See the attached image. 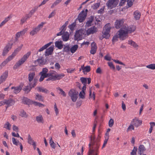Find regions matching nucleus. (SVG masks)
Masks as SVG:
<instances>
[{
    "mask_svg": "<svg viewBox=\"0 0 155 155\" xmlns=\"http://www.w3.org/2000/svg\"><path fill=\"white\" fill-rule=\"evenodd\" d=\"M35 75V72H30L28 75V79L29 81V85L32 87H34L36 85L37 80L34 78Z\"/></svg>",
    "mask_w": 155,
    "mask_h": 155,
    "instance_id": "3",
    "label": "nucleus"
},
{
    "mask_svg": "<svg viewBox=\"0 0 155 155\" xmlns=\"http://www.w3.org/2000/svg\"><path fill=\"white\" fill-rule=\"evenodd\" d=\"M97 46L96 44L94 42H93L91 44V49L90 51V53L92 54H94L97 51Z\"/></svg>",
    "mask_w": 155,
    "mask_h": 155,
    "instance_id": "18",
    "label": "nucleus"
},
{
    "mask_svg": "<svg viewBox=\"0 0 155 155\" xmlns=\"http://www.w3.org/2000/svg\"><path fill=\"white\" fill-rule=\"evenodd\" d=\"M97 31V28L95 26H93L88 29L86 31L87 35H88L91 34H94Z\"/></svg>",
    "mask_w": 155,
    "mask_h": 155,
    "instance_id": "16",
    "label": "nucleus"
},
{
    "mask_svg": "<svg viewBox=\"0 0 155 155\" xmlns=\"http://www.w3.org/2000/svg\"><path fill=\"white\" fill-rule=\"evenodd\" d=\"M64 76V74L63 73L58 74L56 73V74L53 77L54 81L59 80L62 78Z\"/></svg>",
    "mask_w": 155,
    "mask_h": 155,
    "instance_id": "20",
    "label": "nucleus"
},
{
    "mask_svg": "<svg viewBox=\"0 0 155 155\" xmlns=\"http://www.w3.org/2000/svg\"><path fill=\"white\" fill-rule=\"evenodd\" d=\"M134 0H127V5L128 7H131L133 5V3Z\"/></svg>",
    "mask_w": 155,
    "mask_h": 155,
    "instance_id": "49",
    "label": "nucleus"
},
{
    "mask_svg": "<svg viewBox=\"0 0 155 155\" xmlns=\"http://www.w3.org/2000/svg\"><path fill=\"white\" fill-rule=\"evenodd\" d=\"M66 27V25H62V26L61 28V31L56 34L57 36L61 35H62L64 33L65 31V28Z\"/></svg>",
    "mask_w": 155,
    "mask_h": 155,
    "instance_id": "28",
    "label": "nucleus"
},
{
    "mask_svg": "<svg viewBox=\"0 0 155 155\" xmlns=\"http://www.w3.org/2000/svg\"><path fill=\"white\" fill-rule=\"evenodd\" d=\"M114 123V120L112 119H110L108 122L109 126L111 127L113 125Z\"/></svg>",
    "mask_w": 155,
    "mask_h": 155,
    "instance_id": "63",
    "label": "nucleus"
},
{
    "mask_svg": "<svg viewBox=\"0 0 155 155\" xmlns=\"http://www.w3.org/2000/svg\"><path fill=\"white\" fill-rule=\"evenodd\" d=\"M78 47V45H74L70 49V50L71 53H73L77 50Z\"/></svg>",
    "mask_w": 155,
    "mask_h": 155,
    "instance_id": "38",
    "label": "nucleus"
},
{
    "mask_svg": "<svg viewBox=\"0 0 155 155\" xmlns=\"http://www.w3.org/2000/svg\"><path fill=\"white\" fill-rule=\"evenodd\" d=\"M5 104L8 106H11L13 104L15 101L12 99H9V100H5Z\"/></svg>",
    "mask_w": 155,
    "mask_h": 155,
    "instance_id": "27",
    "label": "nucleus"
},
{
    "mask_svg": "<svg viewBox=\"0 0 155 155\" xmlns=\"http://www.w3.org/2000/svg\"><path fill=\"white\" fill-rule=\"evenodd\" d=\"M36 120L38 123H44V119L42 115H39L36 117Z\"/></svg>",
    "mask_w": 155,
    "mask_h": 155,
    "instance_id": "26",
    "label": "nucleus"
},
{
    "mask_svg": "<svg viewBox=\"0 0 155 155\" xmlns=\"http://www.w3.org/2000/svg\"><path fill=\"white\" fill-rule=\"evenodd\" d=\"M52 43L51 42H50L45 45L44 46L42 47L38 51H43L44 50L46 49L48 47H49V46L51 45V44Z\"/></svg>",
    "mask_w": 155,
    "mask_h": 155,
    "instance_id": "32",
    "label": "nucleus"
},
{
    "mask_svg": "<svg viewBox=\"0 0 155 155\" xmlns=\"http://www.w3.org/2000/svg\"><path fill=\"white\" fill-rule=\"evenodd\" d=\"M69 35L68 32H64L62 36L63 41H67L69 39Z\"/></svg>",
    "mask_w": 155,
    "mask_h": 155,
    "instance_id": "23",
    "label": "nucleus"
},
{
    "mask_svg": "<svg viewBox=\"0 0 155 155\" xmlns=\"http://www.w3.org/2000/svg\"><path fill=\"white\" fill-rule=\"evenodd\" d=\"M142 121L137 119H135L133 120L131 124L136 127H137L142 124Z\"/></svg>",
    "mask_w": 155,
    "mask_h": 155,
    "instance_id": "17",
    "label": "nucleus"
},
{
    "mask_svg": "<svg viewBox=\"0 0 155 155\" xmlns=\"http://www.w3.org/2000/svg\"><path fill=\"white\" fill-rule=\"evenodd\" d=\"M13 58L11 56H9L6 59V60L4 61L2 64V65L4 66L5 65H6L7 63L9 61H11L12 59Z\"/></svg>",
    "mask_w": 155,
    "mask_h": 155,
    "instance_id": "35",
    "label": "nucleus"
},
{
    "mask_svg": "<svg viewBox=\"0 0 155 155\" xmlns=\"http://www.w3.org/2000/svg\"><path fill=\"white\" fill-rule=\"evenodd\" d=\"M124 20L123 19L117 20L115 23V27L117 29H119L123 25Z\"/></svg>",
    "mask_w": 155,
    "mask_h": 155,
    "instance_id": "14",
    "label": "nucleus"
},
{
    "mask_svg": "<svg viewBox=\"0 0 155 155\" xmlns=\"http://www.w3.org/2000/svg\"><path fill=\"white\" fill-rule=\"evenodd\" d=\"M81 69L83 71V72L84 73L85 72H88L90 71V67L89 66H87L84 67V65L81 66Z\"/></svg>",
    "mask_w": 155,
    "mask_h": 155,
    "instance_id": "29",
    "label": "nucleus"
},
{
    "mask_svg": "<svg viewBox=\"0 0 155 155\" xmlns=\"http://www.w3.org/2000/svg\"><path fill=\"white\" fill-rule=\"evenodd\" d=\"M131 130H134V125H133L132 124H130L128 127V128H127V132H128L130 131Z\"/></svg>",
    "mask_w": 155,
    "mask_h": 155,
    "instance_id": "62",
    "label": "nucleus"
},
{
    "mask_svg": "<svg viewBox=\"0 0 155 155\" xmlns=\"http://www.w3.org/2000/svg\"><path fill=\"white\" fill-rule=\"evenodd\" d=\"M49 143L51 147L55 149V144L52 140V138L51 137V138L50 140Z\"/></svg>",
    "mask_w": 155,
    "mask_h": 155,
    "instance_id": "44",
    "label": "nucleus"
},
{
    "mask_svg": "<svg viewBox=\"0 0 155 155\" xmlns=\"http://www.w3.org/2000/svg\"><path fill=\"white\" fill-rule=\"evenodd\" d=\"M12 18V16L10 15L7 17L5 18L4 20L2 22L5 24L8 21L10 18Z\"/></svg>",
    "mask_w": 155,
    "mask_h": 155,
    "instance_id": "59",
    "label": "nucleus"
},
{
    "mask_svg": "<svg viewBox=\"0 0 155 155\" xmlns=\"http://www.w3.org/2000/svg\"><path fill=\"white\" fill-rule=\"evenodd\" d=\"M100 5V3H95L91 6V8L93 9H96L99 7Z\"/></svg>",
    "mask_w": 155,
    "mask_h": 155,
    "instance_id": "46",
    "label": "nucleus"
},
{
    "mask_svg": "<svg viewBox=\"0 0 155 155\" xmlns=\"http://www.w3.org/2000/svg\"><path fill=\"white\" fill-rule=\"evenodd\" d=\"M45 23L42 22L40 24H39L37 27L34 28L30 32V34L32 36H33L36 34L43 27Z\"/></svg>",
    "mask_w": 155,
    "mask_h": 155,
    "instance_id": "9",
    "label": "nucleus"
},
{
    "mask_svg": "<svg viewBox=\"0 0 155 155\" xmlns=\"http://www.w3.org/2000/svg\"><path fill=\"white\" fill-rule=\"evenodd\" d=\"M118 38H119L118 36L117 33L116 35H114L113 37L112 40L113 43H114L115 42L117 41L118 40Z\"/></svg>",
    "mask_w": 155,
    "mask_h": 155,
    "instance_id": "50",
    "label": "nucleus"
},
{
    "mask_svg": "<svg viewBox=\"0 0 155 155\" xmlns=\"http://www.w3.org/2000/svg\"><path fill=\"white\" fill-rule=\"evenodd\" d=\"M85 94V93L84 91H81L80 92L79 94L80 97L82 99H84L85 97L84 96Z\"/></svg>",
    "mask_w": 155,
    "mask_h": 155,
    "instance_id": "52",
    "label": "nucleus"
},
{
    "mask_svg": "<svg viewBox=\"0 0 155 155\" xmlns=\"http://www.w3.org/2000/svg\"><path fill=\"white\" fill-rule=\"evenodd\" d=\"M38 7H35L33 9L30 11L29 13L31 15H32L34 14L35 12L38 9Z\"/></svg>",
    "mask_w": 155,
    "mask_h": 155,
    "instance_id": "56",
    "label": "nucleus"
},
{
    "mask_svg": "<svg viewBox=\"0 0 155 155\" xmlns=\"http://www.w3.org/2000/svg\"><path fill=\"white\" fill-rule=\"evenodd\" d=\"M104 31L102 32L103 34H104V36L102 38H105L108 39L110 36L109 33L111 29V25L109 23L106 24L104 26Z\"/></svg>",
    "mask_w": 155,
    "mask_h": 155,
    "instance_id": "4",
    "label": "nucleus"
},
{
    "mask_svg": "<svg viewBox=\"0 0 155 155\" xmlns=\"http://www.w3.org/2000/svg\"><path fill=\"white\" fill-rule=\"evenodd\" d=\"M20 115L22 117L25 118H27L28 116L26 112L23 110H22L21 111Z\"/></svg>",
    "mask_w": 155,
    "mask_h": 155,
    "instance_id": "39",
    "label": "nucleus"
},
{
    "mask_svg": "<svg viewBox=\"0 0 155 155\" xmlns=\"http://www.w3.org/2000/svg\"><path fill=\"white\" fill-rule=\"evenodd\" d=\"M70 48L68 46H65L63 49V51L66 52H68L70 51Z\"/></svg>",
    "mask_w": 155,
    "mask_h": 155,
    "instance_id": "57",
    "label": "nucleus"
},
{
    "mask_svg": "<svg viewBox=\"0 0 155 155\" xmlns=\"http://www.w3.org/2000/svg\"><path fill=\"white\" fill-rule=\"evenodd\" d=\"M8 72L5 71L3 73L0 77V84L3 82L5 81L8 76Z\"/></svg>",
    "mask_w": 155,
    "mask_h": 155,
    "instance_id": "15",
    "label": "nucleus"
},
{
    "mask_svg": "<svg viewBox=\"0 0 155 155\" xmlns=\"http://www.w3.org/2000/svg\"><path fill=\"white\" fill-rule=\"evenodd\" d=\"M108 66L110 67V68L112 69L113 70L115 69V67L113 65V63L111 62H109L108 63Z\"/></svg>",
    "mask_w": 155,
    "mask_h": 155,
    "instance_id": "64",
    "label": "nucleus"
},
{
    "mask_svg": "<svg viewBox=\"0 0 155 155\" xmlns=\"http://www.w3.org/2000/svg\"><path fill=\"white\" fill-rule=\"evenodd\" d=\"M118 3V0H109L106 5L108 9H111L115 8Z\"/></svg>",
    "mask_w": 155,
    "mask_h": 155,
    "instance_id": "6",
    "label": "nucleus"
},
{
    "mask_svg": "<svg viewBox=\"0 0 155 155\" xmlns=\"http://www.w3.org/2000/svg\"><path fill=\"white\" fill-rule=\"evenodd\" d=\"M29 85L25 86L23 88L24 91L27 93H29L31 89L33 87L30 86Z\"/></svg>",
    "mask_w": 155,
    "mask_h": 155,
    "instance_id": "34",
    "label": "nucleus"
},
{
    "mask_svg": "<svg viewBox=\"0 0 155 155\" xmlns=\"http://www.w3.org/2000/svg\"><path fill=\"white\" fill-rule=\"evenodd\" d=\"M36 89L38 91L42 92L43 93H47L48 91L45 88H44L43 87H37Z\"/></svg>",
    "mask_w": 155,
    "mask_h": 155,
    "instance_id": "31",
    "label": "nucleus"
},
{
    "mask_svg": "<svg viewBox=\"0 0 155 155\" xmlns=\"http://www.w3.org/2000/svg\"><path fill=\"white\" fill-rule=\"evenodd\" d=\"M84 33V32L83 30H79L77 31L74 35V40L77 41L81 40Z\"/></svg>",
    "mask_w": 155,
    "mask_h": 155,
    "instance_id": "10",
    "label": "nucleus"
},
{
    "mask_svg": "<svg viewBox=\"0 0 155 155\" xmlns=\"http://www.w3.org/2000/svg\"><path fill=\"white\" fill-rule=\"evenodd\" d=\"M87 15V12L82 11L79 14L77 19L80 22H83L85 19Z\"/></svg>",
    "mask_w": 155,
    "mask_h": 155,
    "instance_id": "11",
    "label": "nucleus"
},
{
    "mask_svg": "<svg viewBox=\"0 0 155 155\" xmlns=\"http://www.w3.org/2000/svg\"><path fill=\"white\" fill-rule=\"evenodd\" d=\"M117 34L118 36V38L121 40H124L127 35V33L124 29H122V27L120 30L118 31Z\"/></svg>",
    "mask_w": 155,
    "mask_h": 155,
    "instance_id": "7",
    "label": "nucleus"
},
{
    "mask_svg": "<svg viewBox=\"0 0 155 155\" xmlns=\"http://www.w3.org/2000/svg\"><path fill=\"white\" fill-rule=\"evenodd\" d=\"M40 74L41 75V77L39 80V81L40 82L42 81L45 78L48 77L47 76L45 75H43L42 74Z\"/></svg>",
    "mask_w": 155,
    "mask_h": 155,
    "instance_id": "61",
    "label": "nucleus"
},
{
    "mask_svg": "<svg viewBox=\"0 0 155 155\" xmlns=\"http://www.w3.org/2000/svg\"><path fill=\"white\" fill-rule=\"evenodd\" d=\"M122 29H124L128 34L134 32L136 29V28L135 26L133 25L128 26L127 25L125 24L123 25Z\"/></svg>",
    "mask_w": 155,
    "mask_h": 155,
    "instance_id": "8",
    "label": "nucleus"
},
{
    "mask_svg": "<svg viewBox=\"0 0 155 155\" xmlns=\"http://www.w3.org/2000/svg\"><path fill=\"white\" fill-rule=\"evenodd\" d=\"M78 92L75 90L72 89L68 92V94L71 97L72 101L75 102L76 101L78 98Z\"/></svg>",
    "mask_w": 155,
    "mask_h": 155,
    "instance_id": "5",
    "label": "nucleus"
},
{
    "mask_svg": "<svg viewBox=\"0 0 155 155\" xmlns=\"http://www.w3.org/2000/svg\"><path fill=\"white\" fill-rule=\"evenodd\" d=\"M93 21V18L92 17H91V18L86 22L85 26L87 27H89L91 26Z\"/></svg>",
    "mask_w": 155,
    "mask_h": 155,
    "instance_id": "45",
    "label": "nucleus"
},
{
    "mask_svg": "<svg viewBox=\"0 0 155 155\" xmlns=\"http://www.w3.org/2000/svg\"><path fill=\"white\" fill-rule=\"evenodd\" d=\"M95 138L91 136L90 137L91 143L89 144V150L88 155H98L99 148L100 144L99 142L94 141Z\"/></svg>",
    "mask_w": 155,
    "mask_h": 155,
    "instance_id": "1",
    "label": "nucleus"
},
{
    "mask_svg": "<svg viewBox=\"0 0 155 155\" xmlns=\"http://www.w3.org/2000/svg\"><path fill=\"white\" fill-rule=\"evenodd\" d=\"M57 72L54 71H51L48 73V77H54L56 74Z\"/></svg>",
    "mask_w": 155,
    "mask_h": 155,
    "instance_id": "41",
    "label": "nucleus"
},
{
    "mask_svg": "<svg viewBox=\"0 0 155 155\" xmlns=\"http://www.w3.org/2000/svg\"><path fill=\"white\" fill-rule=\"evenodd\" d=\"M54 45H53L49 48L46 49L45 53V56H48L52 54L54 49Z\"/></svg>",
    "mask_w": 155,
    "mask_h": 155,
    "instance_id": "12",
    "label": "nucleus"
},
{
    "mask_svg": "<svg viewBox=\"0 0 155 155\" xmlns=\"http://www.w3.org/2000/svg\"><path fill=\"white\" fill-rule=\"evenodd\" d=\"M12 18V16L10 15L7 17L5 18L4 20L2 22L5 24L8 21L10 18Z\"/></svg>",
    "mask_w": 155,
    "mask_h": 155,
    "instance_id": "58",
    "label": "nucleus"
},
{
    "mask_svg": "<svg viewBox=\"0 0 155 155\" xmlns=\"http://www.w3.org/2000/svg\"><path fill=\"white\" fill-rule=\"evenodd\" d=\"M146 150V148L143 145H141L139 147L138 149V153L140 155L143 153V152Z\"/></svg>",
    "mask_w": 155,
    "mask_h": 155,
    "instance_id": "21",
    "label": "nucleus"
},
{
    "mask_svg": "<svg viewBox=\"0 0 155 155\" xmlns=\"http://www.w3.org/2000/svg\"><path fill=\"white\" fill-rule=\"evenodd\" d=\"M11 125L8 122H7L5 125L4 127L6 129L10 130L11 129Z\"/></svg>",
    "mask_w": 155,
    "mask_h": 155,
    "instance_id": "51",
    "label": "nucleus"
},
{
    "mask_svg": "<svg viewBox=\"0 0 155 155\" xmlns=\"http://www.w3.org/2000/svg\"><path fill=\"white\" fill-rule=\"evenodd\" d=\"M48 71V70L47 68H43L42 71L40 73V74L45 75L48 76L47 74H48V73H47V72Z\"/></svg>",
    "mask_w": 155,
    "mask_h": 155,
    "instance_id": "36",
    "label": "nucleus"
},
{
    "mask_svg": "<svg viewBox=\"0 0 155 155\" xmlns=\"http://www.w3.org/2000/svg\"><path fill=\"white\" fill-rule=\"evenodd\" d=\"M76 25V24L75 23H73L69 25V28L71 30H73L74 29Z\"/></svg>",
    "mask_w": 155,
    "mask_h": 155,
    "instance_id": "60",
    "label": "nucleus"
},
{
    "mask_svg": "<svg viewBox=\"0 0 155 155\" xmlns=\"http://www.w3.org/2000/svg\"><path fill=\"white\" fill-rule=\"evenodd\" d=\"M22 46L23 45H22L20 46L18 48H17L12 53V55H10V56L12 57L13 59L16 55L21 50Z\"/></svg>",
    "mask_w": 155,
    "mask_h": 155,
    "instance_id": "22",
    "label": "nucleus"
},
{
    "mask_svg": "<svg viewBox=\"0 0 155 155\" xmlns=\"http://www.w3.org/2000/svg\"><path fill=\"white\" fill-rule=\"evenodd\" d=\"M146 67L152 70L155 69V64H152L146 66Z\"/></svg>",
    "mask_w": 155,
    "mask_h": 155,
    "instance_id": "47",
    "label": "nucleus"
},
{
    "mask_svg": "<svg viewBox=\"0 0 155 155\" xmlns=\"http://www.w3.org/2000/svg\"><path fill=\"white\" fill-rule=\"evenodd\" d=\"M32 101L26 97H23L22 102L25 104L29 105L31 103Z\"/></svg>",
    "mask_w": 155,
    "mask_h": 155,
    "instance_id": "25",
    "label": "nucleus"
},
{
    "mask_svg": "<svg viewBox=\"0 0 155 155\" xmlns=\"http://www.w3.org/2000/svg\"><path fill=\"white\" fill-rule=\"evenodd\" d=\"M128 44L136 48L138 46V45L134 41L132 40H129Z\"/></svg>",
    "mask_w": 155,
    "mask_h": 155,
    "instance_id": "40",
    "label": "nucleus"
},
{
    "mask_svg": "<svg viewBox=\"0 0 155 155\" xmlns=\"http://www.w3.org/2000/svg\"><path fill=\"white\" fill-rule=\"evenodd\" d=\"M80 80L84 85H86L87 81V78L81 77L80 78Z\"/></svg>",
    "mask_w": 155,
    "mask_h": 155,
    "instance_id": "54",
    "label": "nucleus"
},
{
    "mask_svg": "<svg viewBox=\"0 0 155 155\" xmlns=\"http://www.w3.org/2000/svg\"><path fill=\"white\" fill-rule=\"evenodd\" d=\"M31 51H28L14 65L13 69H16L18 68L20 65L23 64L28 58L31 54Z\"/></svg>",
    "mask_w": 155,
    "mask_h": 155,
    "instance_id": "2",
    "label": "nucleus"
},
{
    "mask_svg": "<svg viewBox=\"0 0 155 155\" xmlns=\"http://www.w3.org/2000/svg\"><path fill=\"white\" fill-rule=\"evenodd\" d=\"M12 141L13 144L16 146H17L20 143L18 140H16V139L13 137L12 138Z\"/></svg>",
    "mask_w": 155,
    "mask_h": 155,
    "instance_id": "53",
    "label": "nucleus"
},
{
    "mask_svg": "<svg viewBox=\"0 0 155 155\" xmlns=\"http://www.w3.org/2000/svg\"><path fill=\"white\" fill-rule=\"evenodd\" d=\"M35 99L36 100H38L39 101H43V98L42 97L41 95H40L38 94H36Z\"/></svg>",
    "mask_w": 155,
    "mask_h": 155,
    "instance_id": "43",
    "label": "nucleus"
},
{
    "mask_svg": "<svg viewBox=\"0 0 155 155\" xmlns=\"http://www.w3.org/2000/svg\"><path fill=\"white\" fill-rule=\"evenodd\" d=\"M35 62H37L38 64L40 65H43L45 64L44 60L42 58L38 59L35 61Z\"/></svg>",
    "mask_w": 155,
    "mask_h": 155,
    "instance_id": "33",
    "label": "nucleus"
},
{
    "mask_svg": "<svg viewBox=\"0 0 155 155\" xmlns=\"http://www.w3.org/2000/svg\"><path fill=\"white\" fill-rule=\"evenodd\" d=\"M28 143L30 144H34L35 143L29 134L28 135Z\"/></svg>",
    "mask_w": 155,
    "mask_h": 155,
    "instance_id": "42",
    "label": "nucleus"
},
{
    "mask_svg": "<svg viewBox=\"0 0 155 155\" xmlns=\"http://www.w3.org/2000/svg\"><path fill=\"white\" fill-rule=\"evenodd\" d=\"M22 86L21 85L16 87H12L11 89L13 90V92L15 94H17L19 93L22 89Z\"/></svg>",
    "mask_w": 155,
    "mask_h": 155,
    "instance_id": "13",
    "label": "nucleus"
},
{
    "mask_svg": "<svg viewBox=\"0 0 155 155\" xmlns=\"http://www.w3.org/2000/svg\"><path fill=\"white\" fill-rule=\"evenodd\" d=\"M141 16L140 13L138 11H136L134 13V16L136 20L139 19Z\"/></svg>",
    "mask_w": 155,
    "mask_h": 155,
    "instance_id": "30",
    "label": "nucleus"
},
{
    "mask_svg": "<svg viewBox=\"0 0 155 155\" xmlns=\"http://www.w3.org/2000/svg\"><path fill=\"white\" fill-rule=\"evenodd\" d=\"M55 46L61 49L63 48L62 42L61 41H57L55 42Z\"/></svg>",
    "mask_w": 155,
    "mask_h": 155,
    "instance_id": "24",
    "label": "nucleus"
},
{
    "mask_svg": "<svg viewBox=\"0 0 155 155\" xmlns=\"http://www.w3.org/2000/svg\"><path fill=\"white\" fill-rule=\"evenodd\" d=\"M31 103L33 104L36 106H39V107H44V105L40 103L39 102H36L35 101H32Z\"/></svg>",
    "mask_w": 155,
    "mask_h": 155,
    "instance_id": "37",
    "label": "nucleus"
},
{
    "mask_svg": "<svg viewBox=\"0 0 155 155\" xmlns=\"http://www.w3.org/2000/svg\"><path fill=\"white\" fill-rule=\"evenodd\" d=\"M12 45V44L10 45V44H8L5 46L4 49L2 54V55L3 56L5 55V54L8 53L9 51L11 49Z\"/></svg>",
    "mask_w": 155,
    "mask_h": 155,
    "instance_id": "19",
    "label": "nucleus"
},
{
    "mask_svg": "<svg viewBox=\"0 0 155 155\" xmlns=\"http://www.w3.org/2000/svg\"><path fill=\"white\" fill-rule=\"evenodd\" d=\"M109 139V136H106L105 139L104 140L103 144L102 147V148H103L106 146V144L107 143L108 140Z\"/></svg>",
    "mask_w": 155,
    "mask_h": 155,
    "instance_id": "55",
    "label": "nucleus"
},
{
    "mask_svg": "<svg viewBox=\"0 0 155 155\" xmlns=\"http://www.w3.org/2000/svg\"><path fill=\"white\" fill-rule=\"evenodd\" d=\"M137 147H134L133 149L130 153L131 155H136L137 151Z\"/></svg>",
    "mask_w": 155,
    "mask_h": 155,
    "instance_id": "48",
    "label": "nucleus"
}]
</instances>
